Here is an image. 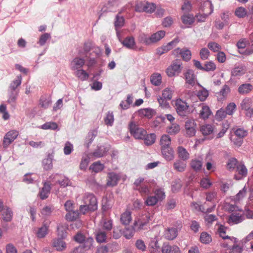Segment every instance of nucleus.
Listing matches in <instances>:
<instances>
[{
    "label": "nucleus",
    "instance_id": "obj_22",
    "mask_svg": "<svg viewBox=\"0 0 253 253\" xmlns=\"http://www.w3.org/2000/svg\"><path fill=\"white\" fill-rule=\"evenodd\" d=\"M63 239L57 238L52 241V246L57 251H63L66 248V243L63 240Z\"/></svg>",
    "mask_w": 253,
    "mask_h": 253
},
{
    "label": "nucleus",
    "instance_id": "obj_60",
    "mask_svg": "<svg viewBox=\"0 0 253 253\" xmlns=\"http://www.w3.org/2000/svg\"><path fill=\"white\" fill-rule=\"evenodd\" d=\"M208 47L210 50L214 52H218L221 49V46L215 42H209Z\"/></svg>",
    "mask_w": 253,
    "mask_h": 253
},
{
    "label": "nucleus",
    "instance_id": "obj_10",
    "mask_svg": "<svg viewBox=\"0 0 253 253\" xmlns=\"http://www.w3.org/2000/svg\"><path fill=\"white\" fill-rule=\"evenodd\" d=\"M244 220V217L241 210V211L232 213L228 217L227 222L230 225H234L242 222Z\"/></svg>",
    "mask_w": 253,
    "mask_h": 253
},
{
    "label": "nucleus",
    "instance_id": "obj_15",
    "mask_svg": "<svg viewBox=\"0 0 253 253\" xmlns=\"http://www.w3.org/2000/svg\"><path fill=\"white\" fill-rule=\"evenodd\" d=\"M230 91L231 89L229 86L228 85L224 84L220 91L216 93L217 100L221 102L226 100Z\"/></svg>",
    "mask_w": 253,
    "mask_h": 253
},
{
    "label": "nucleus",
    "instance_id": "obj_20",
    "mask_svg": "<svg viewBox=\"0 0 253 253\" xmlns=\"http://www.w3.org/2000/svg\"><path fill=\"white\" fill-rule=\"evenodd\" d=\"M132 220L131 212L129 210H126L120 216V222L124 225H128Z\"/></svg>",
    "mask_w": 253,
    "mask_h": 253
},
{
    "label": "nucleus",
    "instance_id": "obj_18",
    "mask_svg": "<svg viewBox=\"0 0 253 253\" xmlns=\"http://www.w3.org/2000/svg\"><path fill=\"white\" fill-rule=\"evenodd\" d=\"M163 156L167 161H171L174 158V152L171 147L161 148Z\"/></svg>",
    "mask_w": 253,
    "mask_h": 253
},
{
    "label": "nucleus",
    "instance_id": "obj_7",
    "mask_svg": "<svg viewBox=\"0 0 253 253\" xmlns=\"http://www.w3.org/2000/svg\"><path fill=\"white\" fill-rule=\"evenodd\" d=\"M182 68V62L181 60L176 59L174 60L170 66L167 68L166 72L169 77H172L176 75H178L181 72Z\"/></svg>",
    "mask_w": 253,
    "mask_h": 253
},
{
    "label": "nucleus",
    "instance_id": "obj_2",
    "mask_svg": "<svg viewBox=\"0 0 253 253\" xmlns=\"http://www.w3.org/2000/svg\"><path fill=\"white\" fill-rule=\"evenodd\" d=\"M173 106L177 114L182 117H185L189 113V106L184 100L180 98L173 101Z\"/></svg>",
    "mask_w": 253,
    "mask_h": 253
},
{
    "label": "nucleus",
    "instance_id": "obj_19",
    "mask_svg": "<svg viewBox=\"0 0 253 253\" xmlns=\"http://www.w3.org/2000/svg\"><path fill=\"white\" fill-rule=\"evenodd\" d=\"M165 35V32L164 31H160L153 35L149 37V39L146 42V44H150L152 43L156 42L162 39Z\"/></svg>",
    "mask_w": 253,
    "mask_h": 253
},
{
    "label": "nucleus",
    "instance_id": "obj_14",
    "mask_svg": "<svg viewBox=\"0 0 253 253\" xmlns=\"http://www.w3.org/2000/svg\"><path fill=\"white\" fill-rule=\"evenodd\" d=\"M178 42L177 39H174L173 41L169 42L167 45L158 48L156 50L157 53L159 55H161L168 52L175 46Z\"/></svg>",
    "mask_w": 253,
    "mask_h": 253
},
{
    "label": "nucleus",
    "instance_id": "obj_31",
    "mask_svg": "<svg viewBox=\"0 0 253 253\" xmlns=\"http://www.w3.org/2000/svg\"><path fill=\"white\" fill-rule=\"evenodd\" d=\"M252 104V100L250 98H244L241 103V107L242 109L249 111L250 113L251 107Z\"/></svg>",
    "mask_w": 253,
    "mask_h": 253
},
{
    "label": "nucleus",
    "instance_id": "obj_38",
    "mask_svg": "<svg viewBox=\"0 0 253 253\" xmlns=\"http://www.w3.org/2000/svg\"><path fill=\"white\" fill-rule=\"evenodd\" d=\"M135 231H136V230L134 229L132 225L131 227L125 228L123 234L126 239H129L134 236Z\"/></svg>",
    "mask_w": 253,
    "mask_h": 253
},
{
    "label": "nucleus",
    "instance_id": "obj_3",
    "mask_svg": "<svg viewBox=\"0 0 253 253\" xmlns=\"http://www.w3.org/2000/svg\"><path fill=\"white\" fill-rule=\"evenodd\" d=\"M134 188L138 191L143 196L148 195L151 191L149 183L144 181L142 177H139L134 182Z\"/></svg>",
    "mask_w": 253,
    "mask_h": 253
},
{
    "label": "nucleus",
    "instance_id": "obj_6",
    "mask_svg": "<svg viewBox=\"0 0 253 253\" xmlns=\"http://www.w3.org/2000/svg\"><path fill=\"white\" fill-rule=\"evenodd\" d=\"M214 128L212 125L205 124L201 126L200 131L205 136V138L197 140L195 143L196 145L204 141L206 138L211 139L213 138V132Z\"/></svg>",
    "mask_w": 253,
    "mask_h": 253
},
{
    "label": "nucleus",
    "instance_id": "obj_59",
    "mask_svg": "<svg viewBox=\"0 0 253 253\" xmlns=\"http://www.w3.org/2000/svg\"><path fill=\"white\" fill-rule=\"evenodd\" d=\"M180 130V126L177 124H172L167 128V132L170 134H174L178 133Z\"/></svg>",
    "mask_w": 253,
    "mask_h": 253
},
{
    "label": "nucleus",
    "instance_id": "obj_48",
    "mask_svg": "<svg viewBox=\"0 0 253 253\" xmlns=\"http://www.w3.org/2000/svg\"><path fill=\"white\" fill-rule=\"evenodd\" d=\"M133 98L132 95H128L127 96V99L126 100V103L124 101H122L120 106L123 109H126L129 108L130 104H131L133 102Z\"/></svg>",
    "mask_w": 253,
    "mask_h": 253
},
{
    "label": "nucleus",
    "instance_id": "obj_4",
    "mask_svg": "<svg viewBox=\"0 0 253 253\" xmlns=\"http://www.w3.org/2000/svg\"><path fill=\"white\" fill-rule=\"evenodd\" d=\"M150 220V213L142 214L135 219L133 226L136 231L144 230Z\"/></svg>",
    "mask_w": 253,
    "mask_h": 253
},
{
    "label": "nucleus",
    "instance_id": "obj_41",
    "mask_svg": "<svg viewBox=\"0 0 253 253\" xmlns=\"http://www.w3.org/2000/svg\"><path fill=\"white\" fill-rule=\"evenodd\" d=\"M143 139L144 140V143L146 145H151L155 142L156 135L154 133L146 134Z\"/></svg>",
    "mask_w": 253,
    "mask_h": 253
},
{
    "label": "nucleus",
    "instance_id": "obj_29",
    "mask_svg": "<svg viewBox=\"0 0 253 253\" xmlns=\"http://www.w3.org/2000/svg\"><path fill=\"white\" fill-rule=\"evenodd\" d=\"M211 111L210 107L202 104L201 110L200 111L199 117L204 120L208 119L211 115Z\"/></svg>",
    "mask_w": 253,
    "mask_h": 253
},
{
    "label": "nucleus",
    "instance_id": "obj_50",
    "mask_svg": "<svg viewBox=\"0 0 253 253\" xmlns=\"http://www.w3.org/2000/svg\"><path fill=\"white\" fill-rule=\"evenodd\" d=\"M216 69V65L212 61L206 62L203 67V71H213Z\"/></svg>",
    "mask_w": 253,
    "mask_h": 253
},
{
    "label": "nucleus",
    "instance_id": "obj_49",
    "mask_svg": "<svg viewBox=\"0 0 253 253\" xmlns=\"http://www.w3.org/2000/svg\"><path fill=\"white\" fill-rule=\"evenodd\" d=\"M79 214L77 211H72L66 214V219L70 221L76 220L78 218Z\"/></svg>",
    "mask_w": 253,
    "mask_h": 253
},
{
    "label": "nucleus",
    "instance_id": "obj_34",
    "mask_svg": "<svg viewBox=\"0 0 253 253\" xmlns=\"http://www.w3.org/2000/svg\"><path fill=\"white\" fill-rule=\"evenodd\" d=\"M124 18L122 16H120L118 15H117L116 17V19L114 23L117 35H118L119 34L118 29L124 26Z\"/></svg>",
    "mask_w": 253,
    "mask_h": 253
},
{
    "label": "nucleus",
    "instance_id": "obj_17",
    "mask_svg": "<svg viewBox=\"0 0 253 253\" xmlns=\"http://www.w3.org/2000/svg\"><path fill=\"white\" fill-rule=\"evenodd\" d=\"M227 227L224 226L223 225L219 224L218 228V233L220 236L223 240H229L230 241L233 243H237L238 242V240L236 238L234 237H230L227 235H226Z\"/></svg>",
    "mask_w": 253,
    "mask_h": 253
},
{
    "label": "nucleus",
    "instance_id": "obj_46",
    "mask_svg": "<svg viewBox=\"0 0 253 253\" xmlns=\"http://www.w3.org/2000/svg\"><path fill=\"white\" fill-rule=\"evenodd\" d=\"M106 233L104 231L99 230L96 234V240L97 242H104L106 241Z\"/></svg>",
    "mask_w": 253,
    "mask_h": 253
},
{
    "label": "nucleus",
    "instance_id": "obj_61",
    "mask_svg": "<svg viewBox=\"0 0 253 253\" xmlns=\"http://www.w3.org/2000/svg\"><path fill=\"white\" fill-rule=\"evenodd\" d=\"M113 227L112 220L111 219H104L103 221V229L106 231H110Z\"/></svg>",
    "mask_w": 253,
    "mask_h": 253
},
{
    "label": "nucleus",
    "instance_id": "obj_56",
    "mask_svg": "<svg viewBox=\"0 0 253 253\" xmlns=\"http://www.w3.org/2000/svg\"><path fill=\"white\" fill-rule=\"evenodd\" d=\"M22 77L21 76H18L16 79L14 80L10 84V88L14 91L21 84Z\"/></svg>",
    "mask_w": 253,
    "mask_h": 253
},
{
    "label": "nucleus",
    "instance_id": "obj_45",
    "mask_svg": "<svg viewBox=\"0 0 253 253\" xmlns=\"http://www.w3.org/2000/svg\"><path fill=\"white\" fill-rule=\"evenodd\" d=\"M200 240L201 243L205 244H209L212 240L211 236L205 232L201 234Z\"/></svg>",
    "mask_w": 253,
    "mask_h": 253
},
{
    "label": "nucleus",
    "instance_id": "obj_25",
    "mask_svg": "<svg viewBox=\"0 0 253 253\" xmlns=\"http://www.w3.org/2000/svg\"><path fill=\"white\" fill-rule=\"evenodd\" d=\"M190 165L194 171H199L201 170L203 166L202 159L199 157L192 159L190 163Z\"/></svg>",
    "mask_w": 253,
    "mask_h": 253
},
{
    "label": "nucleus",
    "instance_id": "obj_47",
    "mask_svg": "<svg viewBox=\"0 0 253 253\" xmlns=\"http://www.w3.org/2000/svg\"><path fill=\"white\" fill-rule=\"evenodd\" d=\"M247 190L245 186L241 190L236 194L235 197V200L236 201H240L243 200L247 196Z\"/></svg>",
    "mask_w": 253,
    "mask_h": 253
},
{
    "label": "nucleus",
    "instance_id": "obj_35",
    "mask_svg": "<svg viewBox=\"0 0 253 253\" xmlns=\"http://www.w3.org/2000/svg\"><path fill=\"white\" fill-rule=\"evenodd\" d=\"M186 167V163L180 160H176L173 164V168L174 169L179 172L184 171Z\"/></svg>",
    "mask_w": 253,
    "mask_h": 253
},
{
    "label": "nucleus",
    "instance_id": "obj_43",
    "mask_svg": "<svg viewBox=\"0 0 253 253\" xmlns=\"http://www.w3.org/2000/svg\"><path fill=\"white\" fill-rule=\"evenodd\" d=\"M42 167L44 169L46 170H50L52 168V159L48 157L42 160Z\"/></svg>",
    "mask_w": 253,
    "mask_h": 253
},
{
    "label": "nucleus",
    "instance_id": "obj_32",
    "mask_svg": "<svg viewBox=\"0 0 253 253\" xmlns=\"http://www.w3.org/2000/svg\"><path fill=\"white\" fill-rule=\"evenodd\" d=\"M171 138L167 134L163 135L160 139V144L161 148L164 147H170Z\"/></svg>",
    "mask_w": 253,
    "mask_h": 253
},
{
    "label": "nucleus",
    "instance_id": "obj_42",
    "mask_svg": "<svg viewBox=\"0 0 253 253\" xmlns=\"http://www.w3.org/2000/svg\"><path fill=\"white\" fill-rule=\"evenodd\" d=\"M48 226L43 225L41 227L39 228L37 231L36 234L38 238H44L48 233Z\"/></svg>",
    "mask_w": 253,
    "mask_h": 253
},
{
    "label": "nucleus",
    "instance_id": "obj_55",
    "mask_svg": "<svg viewBox=\"0 0 253 253\" xmlns=\"http://www.w3.org/2000/svg\"><path fill=\"white\" fill-rule=\"evenodd\" d=\"M154 193L155 195L154 196H156V198L157 199L158 201H162L163 199L165 198V193L164 192L163 189L161 188H158L156 189L154 191Z\"/></svg>",
    "mask_w": 253,
    "mask_h": 253
},
{
    "label": "nucleus",
    "instance_id": "obj_62",
    "mask_svg": "<svg viewBox=\"0 0 253 253\" xmlns=\"http://www.w3.org/2000/svg\"><path fill=\"white\" fill-rule=\"evenodd\" d=\"M208 96L209 92L205 89L199 91L197 94V96L201 101H205Z\"/></svg>",
    "mask_w": 253,
    "mask_h": 253
},
{
    "label": "nucleus",
    "instance_id": "obj_64",
    "mask_svg": "<svg viewBox=\"0 0 253 253\" xmlns=\"http://www.w3.org/2000/svg\"><path fill=\"white\" fill-rule=\"evenodd\" d=\"M181 181L179 179L175 180L172 183L171 190L173 192H177L181 189Z\"/></svg>",
    "mask_w": 253,
    "mask_h": 253
},
{
    "label": "nucleus",
    "instance_id": "obj_37",
    "mask_svg": "<svg viewBox=\"0 0 253 253\" xmlns=\"http://www.w3.org/2000/svg\"><path fill=\"white\" fill-rule=\"evenodd\" d=\"M93 239L91 237H86L83 242L82 245L80 246V248H83L84 251L89 250L92 246Z\"/></svg>",
    "mask_w": 253,
    "mask_h": 253
},
{
    "label": "nucleus",
    "instance_id": "obj_57",
    "mask_svg": "<svg viewBox=\"0 0 253 253\" xmlns=\"http://www.w3.org/2000/svg\"><path fill=\"white\" fill-rule=\"evenodd\" d=\"M103 168V165L99 162L94 163L90 167V169L95 172L101 171Z\"/></svg>",
    "mask_w": 253,
    "mask_h": 253
},
{
    "label": "nucleus",
    "instance_id": "obj_40",
    "mask_svg": "<svg viewBox=\"0 0 253 253\" xmlns=\"http://www.w3.org/2000/svg\"><path fill=\"white\" fill-rule=\"evenodd\" d=\"M151 82L155 86H158L162 83V76L160 74H153L151 77Z\"/></svg>",
    "mask_w": 253,
    "mask_h": 253
},
{
    "label": "nucleus",
    "instance_id": "obj_5",
    "mask_svg": "<svg viewBox=\"0 0 253 253\" xmlns=\"http://www.w3.org/2000/svg\"><path fill=\"white\" fill-rule=\"evenodd\" d=\"M128 126L131 134L135 139H143L146 136L147 131L143 128L139 127L135 123L131 122Z\"/></svg>",
    "mask_w": 253,
    "mask_h": 253
},
{
    "label": "nucleus",
    "instance_id": "obj_13",
    "mask_svg": "<svg viewBox=\"0 0 253 253\" xmlns=\"http://www.w3.org/2000/svg\"><path fill=\"white\" fill-rule=\"evenodd\" d=\"M186 134L188 137H192L196 134V124L194 120H188L185 124Z\"/></svg>",
    "mask_w": 253,
    "mask_h": 253
},
{
    "label": "nucleus",
    "instance_id": "obj_11",
    "mask_svg": "<svg viewBox=\"0 0 253 253\" xmlns=\"http://www.w3.org/2000/svg\"><path fill=\"white\" fill-rule=\"evenodd\" d=\"M18 134V131L15 130H10L7 132L3 140V147H7L17 137Z\"/></svg>",
    "mask_w": 253,
    "mask_h": 253
},
{
    "label": "nucleus",
    "instance_id": "obj_27",
    "mask_svg": "<svg viewBox=\"0 0 253 253\" xmlns=\"http://www.w3.org/2000/svg\"><path fill=\"white\" fill-rule=\"evenodd\" d=\"M51 190L50 185L48 182H45L43 187L40 192L39 195L42 200L46 199L50 193Z\"/></svg>",
    "mask_w": 253,
    "mask_h": 253
},
{
    "label": "nucleus",
    "instance_id": "obj_44",
    "mask_svg": "<svg viewBox=\"0 0 253 253\" xmlns=\"http://www.w3.org/2000/svg\"><path fill=\"white\" fill-rule=\"evenodd\" d=\"M12 212L10 209H3L2 211V219L5 221H10L12 219Z\"/></svg>",
    "mask_w": 253,
    "mask_h": 253
},
{
    "label": "nucleus",
    "instance_id": "obj_58",
    "mask_svg": "<svg viewBox=\"0 0 253 253\" xmlns=\"http://www.w3.org/2000/svg\"><path fill=\"white\" fill-rule=\"evenodd\" d=\"M173 91L169 87L165 88L162 92V97L167 100H170L172 97Z\"/></svg>",
    "mask_w": 253,
    "mask_h": 253
},
{
    "label": "nucleus",
    "instance_id": "obj_21",
    "mask_svg": "<svg viewBox=\"0 0 253 253\" xmlns=\"http://www.w3.org/2000/svg\"><path fill=\"white\" fill-rule=\"evenodd\" d=\"M84 63L85 60L84 59L76 57L71 63V69L74 71L80 69L84 65Z\"/></svg>",
    "mask_w": 253,
    "mask_h": 253
},
{
    "label": "nucleus",
    "instance_id": "obj_36",
    "mask_svg": "<svg viewBox=\"0 0 253 253\" xmlns=\"http://www.w3.org/2000/svg\"><path fill=\"white\" fill-rule=\"evenodd\" d=\"M76 71V76L78 77L79 79H80L81 81H86L88 79L89 75L85 71L81 69L77 70Z\"/></svg>",
    "mask_w": 253,
    "mask_h": 253
},
{
    "label": "nucleus",
    "instance_id": "obj_1",
    "mask_svg": "<svg viewBox=\"0 0 253 253\" xmlns=\"http://www.w3.org/2000/svg\"><path fill=\"white\" fill-rule=\"evenodd\" d=\"M84 204L80 206V211L85 214L88 211H94L97 209V200L92 194L86 193L83 198Z\"/></svg>",
    "mask_w": 253,
    "mask_h": 253
},
{
    "label": "nucleus",
    "instance_id": "obj_26",
    "mask_svg": "<svg viewBox=\"0 0 253 253\" xmlns=\"http://www.w3.org/2000/svg\"><path fill=\"white\" fill-rule=\"evenodd\" d=\"M177 154L178 158L183 161H186L190 158L189 152L182 146H178L177 148Z\"/></svg>",
    "mask_w": 253,
    "mask_h": 253
},
{
    "label": "nucleus",
    "instance_id": "obj_51",
    "mask_svg": "<svg viewBox=\"0 0 253 253\" xmlns=\"http://www.w3.org/2000/svg\"><path fill=\"white\" fill-rule=\"evenodd\" d=\"M43 129L55 130L58 128L57 124L55 122H46L41 126Z\"/></svg>",
    "mask_w": 253,
    "mask_h": 253
},
{
    "label": "nucleus",
    "instance_id": "obj_16",
    "mask_svg": "<svg viewBox=\"0 0 253 253\" xmlns=\"http://www.w3.org/2000/svg\"><path fill=\"white\" fill-rule=\"evenodd\" d=\"M237 174L235 175V178L237 180H240L246 177L248 174V170L246 166L242 163H239L236 167Z\"/></svg>",
    "mask_w": 253,
    "mask_h": 253
},
{
    "label": "nucleus",
    "instance_id": "obj_54",
    "mask_svg": "<svg viewBox=\"0 0 253 253\" xmlns=\"http://www.w3.org/2000/svg\"><path fill=\"white\" fill-rule=\"evenodd\" d=\"M239 163L236 159L232 158L229 160L227 164V168L230 170H233L237 167Z\"/></svg>",
    "mask_w": 253,
    "mask_h": 253
},
{
    "label": "nucleus",
    "instance_id": "obj_52",
    "mask_svg": "<svg viewBox=\"0 0 253 253\" xmlns=\"http://www.w3.org/2000/svg\"><path fill=\"white\" fill-rule=\"evenodd\" d=\"M245 73V70L243 67H236L232 71L231 74L233 76H241Z\"/></svg>",
    "mask_w": 253,
    "mask_h": 253
},
{
    "label": "nucleus",
    "instance_id": "obj_33",
    "mask_svg": "<svg viewBox=\"0 0 253 253\" xmlns=\"http://www.w3.org/2000/svg\"><path fill=\"white\" fill-rule=\"evenodd\" d=\"M253 85L250 84H244L239 86L238 92L242 94L249 93L253 89Z\"/></svg>",
    "mask_w": 253,
    "mask_h": 253
},
{
    "label": "nucleus",
    "instance_id": "obj_63",
    "mask_svg": "<svg viewBox=\"0 0 253 253\" xmlns=\"http://www.w3.org/2000/svg\"><path fill=\"white\" fill-rule=\"evenodd\" d=\"M114 116L112 112H108L104 118V122L106 125L112 126L114 122Z\"/></svg>",
    "mask_w": 253,
    "mask_h": 253
},
{
    "label": "nucleus",
    "instance_id": "obj_23",
    "mask_svg": "<svg viewBox=\"0 0 253 253\" xmlns=\"http://www.w3.org/2000/svg\"><path fill=\"white\" fill-rule=\"evenodd\" d=\"M184 76L186 84H188L191 86H193L195 84V75H194V73L193 70H187L185 73H184Z\"/></svg>",
    "mask_w": 253,
    "mask_h": 253
},
{
    "label": "nucleus",
    "instance_id": "obj_8",
    "mask_svg": "<svg viewBox=\"0 0 253 253\" xmlns=\"http://www.w3.org/2000/svg\"><path fill=\"white\" fill-rule=\"evenodd\" d=\"M156 8L155 3L149 2H138L135 5V10L137 12H146L151 13Z\"/></svg>",
    "mask_w": 253,
    "mask_h": 253
},
{
    "label": "nucleus",
    "instance_id": "obj_9",
    "mask_svg": "<svg viewBox=\"0 0 253 253\" xmlns=\"http://www.w3.org/2000/svg\"><path fill=\"white\" fill-rule=\"evenodd\" d=\"M182 224L178 223L175 227H169L164 232L165 238L168 240H173L177 236L178 232L181 230Z\"/></svg>",
    "mask_w": 253,
    "mask_h": 253
},
{
    "label": "nucleus",
    "instance_id": "obj_24",
    "mask_svg": "<svg viewBox=\"0 0 253 253\" xmlns=\"http://www.w3.org/2000/svg\"><path fill=\"white\" fill-rule=\"evenodd\" d=\"M119 180V176L115 172H109L107 175V185L110 186H114L117 185Z\"/></svg>",
    "mask_w": 253,
    "mask_h": 253
},
{
    "label": "nucleus",
    "instance_id": "obj_12",
    "mask_svg": "<svg viewBox=\"0 0 253 253\" xmlns=\"http://www.w3.org/2000/svg\"><path fill=\"white\" fill-rule=\"evenodd\" d=\"M172 54L175 56L180 55L182 59L185 61H189L191 58V51L186 48H177L172 51Z\"/></svg>",
    "mask_w": 253,
    "mask_h": 253
},
{
    "label": "nucleus",
    "instance_id": "obj_39",
    "mask_svg": "<svg viewBox=\"0 0 253 253\" xmlns=\"http://www.w3.org/2000/svg\"><path fill=\"white\" fill-rule=\"evenodd\" d=\"M123 44L128 48L133 49L135 45L134 39L133 37H126L123 42Z\"/></svg>",
    "mask_w": 253,
    "mask_h": 253
},
{
    "label": "nucleus",
    "instance_id": "obj_28",
    "mask_svg": "<svg viewBox=\"0 0 253 253\" xmlns=\"http://www.w3.org/2000/svg\"><path fill=\"white\" fill-rule=\"evenodd\" d=\"M154 110L150 108L141 109L138 111V114L141 117H146L147 118H151L155 114Z\"/></svg>",
    "mask_w": 253,
    "mask_h": 253
},
{
    "label": "nucleus",
    "instance_id": "obj_30",
    "mask_svg": "<svg viewBox=\"0 0 253 253\" xmlns=\"http://www.w3.org/2000/svg\"><path fill=\"white\" fill-rule=\"evenodd\" d=\"M181 21L183 24L187 27L192 25L195 21V18L193 15L190 14H183L181 17Z\"/></svg>",
    "mask_w": 253,
    "mask_h": 253
},
{
    "label": "nucleus",
    "instance_id": "obj_53",
    "mask_svg": "<svg viewBox=\"0 0 253 253\" xmlns=\"http://www.w3.org/2000/svg\"><path fill=\"white\" fill-rule=\"evenodd\" d=\"M247 11L246 9L242 6L238 7L235 11V15L239 18L245 17L247 15Z\"/></svg>",
    "mask_w": 253,
    "mask_h": 253
}]
</instances>
